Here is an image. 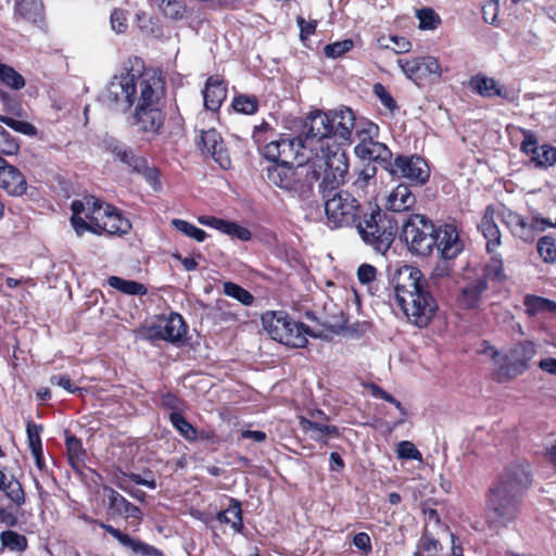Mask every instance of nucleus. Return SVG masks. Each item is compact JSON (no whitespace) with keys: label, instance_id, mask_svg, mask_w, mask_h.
<instances>
[{"label":"nucleus","instance_id":"1","mask_svg":"<svg viewBox=\"0 0 556 556\" xmlns=\"http://www.w3.org/2000/svg\"><path fill=\"white\" fill-rule=\"evenodd\" d=\"M137 87L140 93L131 125L143 136H160L166 119L162 103L164 80L155 72L136 75L132 70H125L119 75H114L102 92L101 100L110 109L117 110L122 106L126 111L135 103Z\"/></svg>","mask_w":556,"mask_h":556},{"label":"nucleus","instance_id":"2","mask_svg":"<svg viewBox=\"0 0 556 556\" xmlns=\"http://www.w3.org/2000/svg\"><path fill=\"white\" fill-rule=\"evenodd\" d=\"M531 483L530 472L519 464L507 466L492 481L484 495V522L490 530L500 532L518 521Z\"/></svg>","mask_w":556,"mask_h":556},{"label":"nucleus","instance_id":"3","mask_svg":"<svg viewBox=\"0 0 556 556\" xmlns=\"http://www.w3.org/2000/svg\"><path fill=\"white\" fill-rule=\"evenodd\" d=\"M401 240L409 253L426 257L437 249L444 261L456 258L464 250V243L455 225L445 223L437 226L422 214H410L402 223Z\"/></svg>","mask_w":556,"mask_h":556},{"label":"nucleus","instance_id":"4","mask_svg":"<svg viewBox=\"0 0 556 556\" xmlns=\"http://www.w3.org/2000/svg\"><path fill=\"white\" fill-rule=\"evenodd\" d=\"M390 285L408 321L418 328L428 327L439 311V303L422 271L413 265L400 266L392 274Z\"/></svg>","mask_w":556,"mask_h":556},{"label":"nucleus","instance_id":"5","mask_svg":"<svg viewBox=\"0 0 556 556\" xmlns=\"http://www.w3.org/2000/svg\"><path fill=\"white\" fill-rule=\"evenodd\" d=\"M390 285L408 321L418 328L428 327L439 311V303L422 271L413 265L400 266L392 274Z\"/></svg>","mask_w":556,"mask_h":556},{"label":"nucleus","instance_id":"6","mask_svg":"<svg viewBox=\"0 0 556 556\" xmlns=\"http://www.w3.org/2000/svg\"><path fill=\"white\" fill-rule=\"evenodd\" d=\"M355 229L362 241L376 253L386 255L399 233V222L394 214L383 211L379 205L367 203Z\"/></svg>","mask_w":556,"mask_h":556},{"label":"nucleus","instance_id":"7","mask_svg":"<svg viewBox=\"0 0 556 556\" xmlns=\"http://www.w3.org/2000/svg\"><path fill=\"white\" fill-rule=\"evenodd\" d=\"M252 139L260 153L269 162H283L293 164L300 157L303 161L302 150L305 142L300 137L278 134L267 122L263 121L254 126Z\"/></svg>","mask_w":556,"mask_h":556},{"label":"nucleus","instance_id":"8","mask_svg":"<svg viewBox=\"0 0 556 556\" xmlns=\"http://www.w3.org/2000/svg\"><path fill=\"white\" fill-rule=\"evenodd\" d=\"M318 151L314 159L308 160L316 170V182L321 177L319 190L336 191L344 181L349 170V161L345 151L337 142H327L325 146L312 147Z\"/></svg>","mask_w":556,"mask_h":556},{"label":"nucleus","instance_id":"9","mask_svg":"<svg viewBox=\"0 0 556 556\" xmlns=\"http://www.w3.org/2000/svg\"><path fill=\"white\" fill-rule=\"evenodd\" d=\"M312 165L270 162L263 168V178L269 185L288 192L305 195L313 190L316 182V170Z\"/></svg>","mask_w":556,"mask_h":556},{"label":"nucleus","instance_id":"10","mask_svg":"<svg viewBox=\"0 0 556 556\" xmlns=\"http://www.w3.org/2000/svg\"><path fill=\"white\" fill-rule=\"evenodd\" d=\"M261 320L273 340L290 348H305L308 343L307 336L318 337L308 326L292 319L283 311H267L262 314Z\"/></svg>","mask_w":556,"mask_h":556},{"label":"nucleus","instance_id":"11","mask_svg":"<svg viewBox=\"0 0 556 556\" xmlns=\"http://www.w3.org/2000/svg\"><path fill=\"white\" fill-rule=\"evenodd\" d=\"M325 200V213L332 228L354 227L367 211V204H362L352 193L345 190H319Z\"/></svg>","mask_w":556,"mask_h":556},{"label":"nucleus","instance_id":"12","mask_svg":"<svg viewBox=\"0 0 556 556\" xmlns=\"http://www.w3.org/2000/svg\"><path fill=\"white\" fill-rule=\"evenodd\" d=\"M535 354L536 348L532 341L525 340L516 343L504 357V363L492 372L493 380L505 383L522 375L529 369Z\"/></svg>","mask_w":556,"mask_h":556},{"label":"nucleus","instance_id":"13","mask_svg":"<svg viewBox=\"0 0 556 556\" xmlns=\"http://www.w3.org/2000/svg\"><path fill=\"white\" fill-rule=\"evenodd\" d=\"M397 65L418 86L438 83L442 75L438 59L431 55L399 59Z\"/></svg>","mask_w":556,"mask_h":556},{"label":"nucleus","instance_id":"14","mask_svg":"<svg viewBox=\"0 0 556 556\" xmlns=\"http://www.w3.org/2000/svg\"><path fill=\"white\" fill-rule=\"evenodd\" d=\"M390 173L409 180L415 186H424L430 178L428 162L418 154H399L390 162Z\"/></svg>","mask_w":556,"mask_h":556},{"label":"nucleus","instance_id":"15","mask_svg":"<svg viewBox=\"0 0 556 556\" xmlns=\"http://www.w3.org/2000/svg\"><path fill=\"white\" fill-rule=\"evenodd\" d=\"M523 139L520 151L530 159L536 168H548L556 164V147L548 143H539L538 136L530 129H521Z\"/></svg>","mask_w":556,"mask_h":556},{"label":"nucleus","instance_id":"16","mask_svg":"<svg viewBox=\"0 0 556 556\" xmlns=\"http://www.w3.org/2000/svg\"><path fill=\"white\" fill-rule=\"evenodd\" d=\"M108 498V515L112 518L123 517L129 523L138 527L143 518L142 510L109 485H103Z\"/></svg>","mask_w":556,"mask_h":556},{"label":"nucleus","instance_id":"17","mask_svg":"<svg viewBox=\"0 0 556 556\" xmlns=\"http://www.w3.org/2000/svg\"><path fill=\"white\" fill-rule=\"evenodd\" d=\"M88 523L96 525L103 529L106 533L112 535L119 544L129 548L134 554L141 556H163V552L150 544H147L140 540L131 538L129 534L124 533L122 530L105 523L99 519L91 517H85Z\"/></svg>","mask_w":556,"mask_h":556},{"label":"nucleus","instance_id":"18","mask_svg":"<svg viewBox=\"0 0 556 556\" xmlns=\"http://www.w3.org/2000/svg\"><path fill=\"white\" fill-rule=\"evenodd\" d=\"M308 123L305 124V142L309 141V144H313V141L316 140V146L326 144L330 142L332 139V127L330 113L327 112H316L311 114L308 117Z\"/></svg>","mask_w":556,"mask_h":556},{"label":"nucleus","instance_id":"19","mask_svg":"<svg viewBox=\"0 0 556 556\" xmlns=\"http://www.w3.org/2000/svg\"><path fill=\"white\" fill-rule=\"evenodd\" d=\"M27 188L25 175L2 156L0 159V189L11 197H22L26 193Z\"/></svg>","mask_w":556,"mask_h":556},{"label":"nucleus","instance_id":"20","mask_svg":"<svg viewBox=\"0 0 556 556\" xmlns=\"http://www.w3.org/2000/svg\"><path fill=\"white\" fill-rule=\"evenodd\" d=\"M90 195H86L83 200H74L71 204L72 216L71 224L77 236H83L86 231L92 232L94 223H98L97 216H93V205L87 204V199Z\"/></svg>","mask_w":556,"mask_h":556},{"label":"nucleus","instance_id":"21","mask_svg":"<svg viewBox=\"0 0 556 556\" xmlns=\"http://www.w3.org/2000/svg\"><path fill=\"white\" fill-rule=\"evenodd\" d=\"M495 206L493 204L486 205L480 223L478 224V230L482 233L486 240V252L493 254L497 248L502 244L501 230L495 223Z\"/></svg>","mask_w":556,"mask_h":556},{"label":"nucleus","instance_id":"22","mask_svg":"<svg viewBox=\"0 0 556 556\" xmlns=\"http://www.w3.org/2000/svg\"><path fill=\"white\" fill-rule=\"evenodd\" d=\"M227 81L222 75L207 77L203 90V101L206 110L217 112L227 98Z\"/></svg>","mask_w":556,"mask_h":556},{"label":"nucleus","instance_id":"23","mask_svg":"<svg viewBox=\"0 0 556 556\" xmlns=\"http://www.w3.org/2000/svg\"><path fill=\"white\" fill-rule=\"evenodd\" d=\"M201 141L205 151L211 154L216 163L223 168L228 169L231 166V159L225 147L220 134L212 128L201 134Z\"/></svg>","mask_w":556,"mask_h":556},{"label":"nucleus","instance_id":"24","mask_svg":"<svg viewBox=\"0 0 556 556\" xmlns=\"http://www.w3.org/2000/svg\"><path fill=\"white\" fill-rule=\"evenodd\" d=\"M469 88L478 93L482 98H494L498 97L504 100H509L508 89L501 85L497 80L492 77H488L483 74H477L469 80Z\"/></svg>","mask_w":556,"mask_h":556},{"label":"nucleus","instance_id":"25","mask_svg":"<svg viewBox=\"0 0 556 556\" xmlns=\"http://www.w3.org/2000/svg\"><path fill=\"white\" fill-rule=\"evenodd\" d=\"M488 290V285L484 280H472L459 289L456 295V304L459 308L465 311H472L479 308L482 295Z\"/></svg>","mask_w":556,"mask_h":556},{"label":"nucleus","instance_id":"26","mask_svg":"<svg viewBox=\"0 0 556 556\" xmlns=\"http://www.w3.org/2000/svg\"><path fill=\"white\" fill-rule=\"evenodd\" d=\"M416 204V197L409 186L400 184L387 198L386 207L389 213L405 212L413 208Z\"/></svg>","mask_w":556,"mask_h":556},{"label":"nucleus","instance_id":"27","mask_svg":"<svg viewBox=\"0 0 556 556\" xmlns=\"http://www.w3.org/2000/svg\"><path fill=\"white\" fill-rule=\"evenodd\" d=\"M332 139L339 137L343 140H349L355 126V116L350 108H343L336 111H329Z\"/></svg>","mask_w":556,"mask_h":556},{"label":"nucleus","instance_id":"28","mask_svg":"<svg viewBox=\"0 0 556 556\" xmlns=\"http://www.w3.org/2000/svg\"><path fill=\"white\" fill-rule=\"evenodd\" d=\"M299 425L305 433H309L311 439L325 445L328 444L327 438L340 437V430L334 425L319 424L306 417H300Z\"/></svg>","mask_w":556,"mask_h":556},{"label":"nucleus","instance_id":"29","mask_svg":"<svg viewBox=\"0 0 556 556\" xmlns=\"http://www.w3.org/2000/svg\"><path fill=\"white\" fill-rule=\"evenodd\" d=\"M354 151L357 156L368 161H386L392 157L388 147L372 138L363 139L355 146Z\"/></svg>","mask_w":556,"mask_h":556},{"label":"nucleus","instance_id":"30","mask_svg":"<svg viewBox=\"0 0 556 556\" xmlns=\"http://www.w3.org/2000/svg\"><path fill=\"white\" fill-rule=\"evenodd\" d=\"M42 0H15L14 15L23 21L36 24L43 20Z\"/></svg>","mask_w":556,"mask_h":556},{"label":"nucleus","instance_id":"31","mask_svg":"<svg viewBox=\"0 0 556 556\" xmlns=\"http://www.w3.org/2000/svg\"><path fill=\"white\" fill-rule=\"evenodd\" d=\"M92 233L101 236L103 233L109 235H123L126 233L130 227L128 220L122 218L121 214L115 212V207L111 210L103 223H94Z\"/></svg>","mask_w":556,"mask_h":556},{"label":"nucleus","instance_id":"32","mask_svg":"<svg viewBox=\"0 0 556 556\" xmlns=\"http://www.w3.org/2000/svg\"><path fill=\"white\" fill-rule=\"evenodd\" d=\"M216 520L222 525H230L236 533H242L244 525L240 501L230 497L228 507L217 513Z\"/></svg>","mask_w":556,"mask_h":556},{"label":"nucleus","instance_id":"33","mask_svg":"<svg viewBox=\"0 0 556 556\" xmlns=\"http://www.w3.org/2000/svg\"><path fill=\"white\" fill-rule=\"evenodd\" d=\"M162 328L166 341L170 343L182 342L188 331V326L179 313H170Z\"/></svg>","mask_w":556,"mask_h":556},{"label":"nucleus","instance_id":"34","mask_svg":"<svg viewBox=\"0 0 556 556\" xmlns=\"http://www.w3.org/2000/svg\"><path fill=\"white\" fill-rule=\"evenodd\" d=\"M65 447L67 460L74 471L80 472L85 465L86 450L83 442L75 434L65 432Z\"/></svg>","mask_w":556,"mask_h":556},{"label":"nucleus","instance_id":"35","mask_svg":"<svg viewBox=\"0 0 556 556\" xmlns=\"http://www.w3.org/2000/svg\"><path fill=\"white\" fill-rule=\"evenodd\" d=\"M0 491L5 494L10 503L15 505L16 508L22 507L26 502L22 483L14 477L8 479L2 468H0Z\"/></svg>","mask_w":556,"mask_h":556},{"label":"nucleus","instance_id":"36","mask_svg":"<svg viewBox=\"0 0 556 556\" xmlns=\"http://www.w3.org/2000/svg\"><path fill=\"white\" fill-rule=\"evenodd\" d=\"M443 547L439 539L427 526L424 527L420 539L417 542L414 556H440Z\"/></svg>","mask_w":556,"mask_h":556},{"label":"nucleus","instance_id":"37","mask_svg":"<svg viewBox=\"0 0 556 556\" xmlns=\"http://www.w3.org/2000/svg\"><path fill=\"white\" fill-rule=\"evenodd\" d=\"M112 154L115 160L125 164L131 173H137L142 167L147 157L138 155L135 151L124 144H117L112 148Z\"/></svg>","mask_w":556,"mask_h":556},{"label":"nucleus","instance_id":"38","mask_svg":"<svg viewBox=\"0 0 556 556\" xmlns=\"http://www.w3.org/2000/svg\"><path fill=\"white\" fill-rule=\"evenodd\" d=\"M108 285L127 295L142 296L148 293V288L143 283L135 280H126L118 276H110L108 278Z\"/></svg>","mask_w":556,"mask_h":556},{"label":"nucleus","instance_id":"39","mask_svg":"<svg viewBox=\"0 0 556 556\" xmlns=\"http://www.w3.org/2000/svg\"><path fill=\"white\" fill-rule=\"evenodd\" d=\"M523 305L529 316H535L543 312L556 314V302L539 295L527 294L523 299Z\"/></svg>","mask_w":556,"mask_h":556},{"label":"nucleus","instance_id":"40","mask_svg":"<svg viewBox=\"0 0 556 556\" xmlns=\"http://www.w3.org/2000/svg\"><path fill=\"white\" fill-rule=\"evenodd\" d=\"M505 277L502 256L494 252L489 263L484 266L482 276L477 279L484 280L489 286V280L502 281Z\"/></svg>","mask_w":556,"mask_h":556},{"label":"nucleus","instance_id":"41","mask_svg":"<svg viewBox=\"0 0 556 556\" xmlns=\"http://www.w3.org/2000/svg\"><path fill=\"white\" fill-rule=\"evenodd\" d=\"M0 542L2 548H8L12 552H25L28 547L27 538L10 529L0 533Z\"/></svg>","mask_w":556,"mask_h":556},{"label":"nucleus","instance_id":"42","mask_svg":"<svg viewBox=\"0 0 556 556\" xmlns=\"http://www.w3.org/2000/svg\"><path fill=\"white\" fill-rule=\"evenodd\" d=\"M231 106L238 113L253 115L260 109V101L254 94L240 93L233 97Z\"/></svg>","mask_w":556,"mask_h":556},{"label":"nucleus","instance_id":"43","mask_svg":"<svg viewBox=\"0 0 556 556\" xmlns=\"http://www.w3.org/2000/svg\"><path fill=\"white\" fill-rule=\"evenodd\" d=\"M169 421L186 440L194 441L199 438L197 428L192 426L181 413L172 412L169 414Z\"/></svg>","mask_w":556,"mask_h":556},{"label":"nucleus","instance_id":"44","mask_svg":"<svg viewBox=\"0 0 556 556\" xmlns=\"http://www.w3.org/2000/svg\"><path fill=\"white\" fill-rule=\"evenodd\" d=\"M539 232H543V227H536L533 217L531 220H529L527 217H523L511 235L525 243H532L534 242Z\"/></svg>","mask_w":556,"mask_h":556},{"label":"nucleus","instance_id":"45","mask_svg":"<svg viewBox=\"0 0 556 556\" xmlns=\"http://www.w3.org/2000/svg\"><path fill=\"white\" fill-rule=\"evenodd\" d=\"M223 292L245 306L252 305L255 301L254 295L249 290L232 281L224 282Z\"/></svg>","mask_w":556,"mask_h":556},{"label":"nucleus","instance_id":"46","mask_svg":"<svg viewBox=\"0 0 556 556\" xmlns=\"http://www.w3.org/2000/svg\"><path fill=\"white\" fill-rule=\"evenodd\" d=\"M378 43L382 49L391 48L395 53H406L412 49V42L404 36L392 35L389 37H380Z\"/></svg>","mask_w":556,"mask_h":556},{"label":"nucleus","instance_id":"47","mask_svg":"<svg viewBox=\"0 0 556 556\" xmlns=\"http://www.w3.org/2000/svg\"><path fill=\"white\" fill-rule=\"evenodd\" d=\"M0 80L14 90H21L25 86L24 77L12 66L0 61Z\"/></svg>","mask_w":556,"mask_h":556},{"label":"nucleus","instance_id":"48","mask_svg":"<svg viewBox=\"0 0 556 556\" xmlns=\"http://www.w3.org/2000/svg\"><path fill=\"white\" fill-rule=\"evenodd\" d=\"M136 174L142 176L153 191H162L163 184L161 180V170L156 166H150L148 160L143 163L142 167H140V170H138Z\"/></svg>","mask_w":556,"mask_h":556},{"label":"nucleus","instance_id":"49","mask_svg":"<svg viewBox=\"0 0 556 556\" xmlns=\"http://www.w3.org/2000/svg\"><path fill=\"white\" fill-rule=\"evenodd\" d=\"M536 250L544 263L556 261V240L552 236H543L538 240Z\"/></svg>","mask_w":556,"mask_h":556},{"label":"nucleus","instance_id":"50","mask_svg":"<svg viewBox=\"0 0 556 556\" xmlns=\"http://www.w3.org/2000/svg\"><path fill=\"white\" fill-rule=\"evenodd\" d=\"M172 225L176 230L194 239L197 242H203L207 238V233L203 229L198 228L187 220L175 218L172 220Z\"/></svg>","mask_w":556,"mask_h":556},{"label":"nucleus","instance_id":"51","mask_svg":"<svg viewBox=\"0 0 556 556\" xmlns=\"http://www.w3.org/2000/svg\"><path fill=\"white\" fill-rule=\"evenodd\" d=\"M137 21H138V27L147 36L159 38L163 35V28L159 24L157 20H154L151 16H148L144 12L137 15Z\"/></svg>","mask_w":556,"mask_h":556},{"label":"nucleus","instance_id":"52","mask_svg":"<svg viewBox=\"0 0 556 556\" xmlns=\"http://www.w3.org/2000/svg\"><path fill=\"white\" fill-rule=\"evenodd\" d=\"M0 122L16 132L27 135V136H36L37 135V128L29 122L18 121L13 117H10L7 115H1V114H0Z\"/></svg>","mask_w":556,"mask_h":556},{"label":"nucleus","instance_id":"53","mask_svg":"<svg viewBox=\"0 0 556 556\" xmlns=\"http://www.w3.org/2000/svg\"><path fill=\"white\" fill-rule=\"evenodd\" d=\"M417 18L419 21L420 29H435L441 24V18L434 10L424 8L417 11Z\"/></svg>","mask_w":556,"mask_h":556},{"label":"nucleus","instance_id":"54","mask_svg":"<svg viewBox=\"0 0 556 556\" xmlns=\"http://www.w3.org/2000/svg\"><path fill=\"white\" fill-rule=\"evenodd\" d=\"M354 47V41L352 39H344L341 41H336L332 43H328L324 48V54L327 58L338 59L349 51H351Z\"/></svg>","mask_w":556,"mask_h":556},{"label":"nucleus","instance_id":"55","mask_svg":"<svg viewBox=\"0 0 556 556\" xmlns=\"http://www.w3.org/2000/svg\"><path fill=\"white\" fill-rule=\"evenodd\" d=\"M222 232L243 242H248L252 239V233L247 227L227 219L225 220Z\"/></svg>","mask_w":556,"mask_h":556},{"label":"nucleus","instance_id":"56","mask_svg":"<svg viewBox=\"0 0 556 556\" xmlns=\"http://www.w3.org/2000/svg\"><path fill=\"white\" fill-rule=\"evenodd\" d=\"M374 94L379 99L380 103L391 113L399 110V105L389 90L381 84L376 83L372 86Z\"/></svg>","mask_w":556,"mask_h":556},{"label":"nucleus","instance_id":"57","mask_svg":"<svg viewBox=\"0 0 556 556\" xmlns=\"http://www.w3.org/2000/svg\"><path fill=\"white\" fill-rule=\"evenodd\" d=\"M370 328V324L367 321H356L352 325L348 326H339L338 329H332L334 333H340L341 331H345L351 338L359 339L367 333Z\"/></svg>","mask_w":556,"mask_h":556},{"label":"nucleus","instance_id":"58","mask_svg":"<svg viewBox=\"0 0 556 556\" xmlns=\"http://www.w3.org/2000/svg\"><path fill=\"white\" fill-rule=\"evenodd\" d=\"M42 426L29 420L26 425L27 441L30 451L42 448L40 433Z\"/></svg>","mask_w":556,"mask_h":556},{"label":"nucleus","instance_id":"59","mask_svg":"<svg viewBox=\"0 0 556 556\" xmlns=\"http://www.w3.org/2000/svg\"><path fill=\"white\" fill-rule=\"evenodd\" d=\"M0 137L4 140V144L0 147V156L2 155H15L20 151V144L15 138H13L8 130L0 127Z\"/></svg>","mask_w":556,"mask_h":556},{"label":"nucleus","instance_id":"60","mask_svg":"<svg viewBox=\"0 0 556 556\" xmlns=\"http://www.w3.org/2000/svg\"><path fill=\"white\" fill-rule=\"evenodd\" d=\"M397 456L401 459L421 460V453L410 441H402L397 445Z\"/></svg>","mask_w":556,"mask_h":556},{"label":"nucleus","instance_id":"61","mask_svg":"<svg viewBox=\"0 0 556 556\" xmlns=\"http://www.w3.org/2000/svg\"><path fill=\"white\" fill-rule=\"evenodd\" d=\"M161 405L172 412L180 413L185 406V401L175 393L168 391L161 395Z\"/></svg>","mask_w":556,"mask_h":556},{"label":"nucleus","instance_id":"62","mask_svg":"<svg viewBox=\"0 0 556 556\" xmlns=\"http://www.w3.org/2000/svg\"><path fill=\"white\" fill-rule=\"evenodd\" d=\"M110 21L112 29L117 34H124L128 28L126 14L122 9H114L111 13Z\"/></svg>","mask_w":556,"mask_h":556},{"label":"nucleus","instance_id":"63","mask_svg":"<svg viewBox=\"0 0 556 556\" xmlns=\"http://www.w3.org/2000/svg\"><path fill=\"white\" fill-rule=\"evenodd\" d=\"M87 204L93 205L92 210H94V214H92V215L97 216V218H99L98 224H100V225H101V223H103V220H105L108 214L113 208V206L105 205L103 201H101L100 199H98L93 195H90L87 199Z\"/></svg>","mask_w":556,"mask_h":556},{"label":"nucleus","instance_id":"64","mask_svg":"<svg viewBox=\"0 0 556 556\" xmlns=\"http://www.w3.org/2000/svg\"><path fill=\"white\" fill-rule=\"evenodd\" d=\"M377 278V268L371 265L364 263L357 268V279L362 285H370Z\"/></svg>","mask_w":556,"mask_h":556}]
</instances>
